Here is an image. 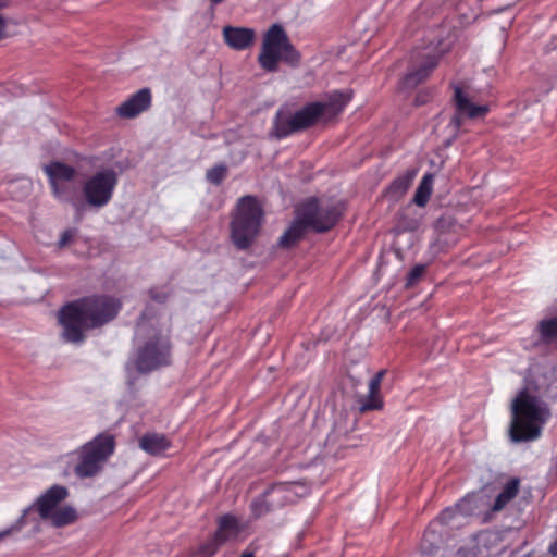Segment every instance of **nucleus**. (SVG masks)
<instances>
[{"instance_id":"obj_29","label":"nucleus","mask_w":557,"mask_h":557,"mask_svg":"<svg viewBox=\"0 0 557 557\" xmlns=\"http://www.w3.org/2000/svg\"><path fill=\"white\" fill-rule=\"evenodd\" d=\"M456 508H446L437 516L436 521H438L442 524H449L450 521L456 516Z\"/></svg>"},{"instance_id":"obj_5","label":"nucleus","mask_w":557,"mask_h":557,"mask_svg":"<svg viewBox=\"0 0 557 557\" xmlns=\"http://www.w3.org/2000/svg\"><path fill=\"white\" fill-rule=\"evenodd\" d=\"M301 59L298 50L290 42L285 29L280 24H273L265 32L258 55V63L265 72H276L280 61L296 66Z\"/></svg>"},{"instance_id":"obj_6","label":"nucleus","mask_w":557,"mask_h":557,"mask_svg":"<svg viewBox=\"0 0 557 557\" xmlns=\"http://www.w3.org/2000/svg\"><path fill=\"white\" fill-rule=\"evenodd\" d=\"M114 450V436L109 433L98 434L77 449L78 460L74 467V473L81 479L97 475Z\"/></svg>"},{"instance_id":"obj_38","label":"nucleus","mask_w":557,"mask_h":557,"mask_svg":"<svg viewBox=\"0 0 557 557\" xmlns=\"http://www.w3.org/2000/svg\"><path fill=\"white\" fill-rule=\"evenodd\" d=\"M225 0H210L211 4L212 5H216V4H220L222 2H224Z\"/></svg>"},{"instance_id":"obj_30","label":"nucleus","mask_w":557,"mask_h":557,"mask_svg":"<svg viewBox=\"0 0 557 557\" xmlns=\"http://www.w3.org/2000/svg\"><path fill=\"white\" fill-rule=\"evenodd\" d=\"M32 508L33 507H28V508L24 509L21 517L15 521V523L12 524L5 531H10V534L15 531H20L26 524V517H27L28 512L32 510Z\"/></svg>"},{"instance_id":"obj_23","label":"nucleus","mask_w":557,"mask_h":557,"mask_svg":"<svg viewBox=\"0 0 557 557\" xmlns=\"http://www.w3.org/2000/svg\"><path fill=\"white\" fill-rule=\"evenodd\" d=\"M76 509L72 506L58 507L48 518L54 528H63L74 523L77 520Z\"/></svg>"},{"instance_id":"obj_14","label":"nucleus","mask_w":557,"mask_h":557,"mask_svg":"<svg viewBox=\"0 0 557 557\" xmlns=\"http://www.w3.org/2000/svg\"><path fill=\"white\" fill-rule=\"evenodd\" d=\"M290 491L289 483H275L268 487L264 493L255 498L250 504V510L253 518L259 519L273 510V504L270 503L267 498L273 493L281 494L280 505L283 506L285 502L289 499L288 493Z\"/></svg>"},{"instance_id":"obj_12","label":"nucleus","mask_w":557,"mask_h":557,"mask_svg":"<svg viewBox=\"0 0 557 557\" xmlns=\"http://www.w3.org/2000/svg\"><path fill=\"white\" fill-rule=\"evenodd\" d=\"M151 103V90L148 87H144L122 102L116 108V114L122 119H135L139 114L148 111Z\"/></svg>"},{"instance_id":"obj_32","label":"nucleus","mask_w":557,"mask_h":557,"mask_svg":"<svg viewBox=\"0 0 557 557\" xmlns=\"http://www.w3.org/2000/svg\"><path fill=\"white\" fill-rule=\"evenodd\" d=\"M75 234H76V231L71 230V228L64 231L58 242V247L63 248V247L67 246L73 240Z\"/></svg>"},{"instance_id":"obj_39","label":"nucleus","mask_w":557,"mask_h":557,"mask_svg":"<svg viewBox=\"0 0 557 557\" xmlns=\"http://www.w3.org/2000/svg\"><path fill=\"white\" fill-rule=\"evenodd\" d=\"M137 326H138V332H140V331H141V329H143V324H141V323H138V325H137Z\"/></svg>"},{"instance_id":"obj_24","label":"nucleus","mask_w":557,"mask_h":557,"mask_svg":"<svg viewBox=\"0 0 557 557\" xmlns=\"http://www.w3.org/2000/svg\"><path fill=\"white\" fill-rule=\"evenodd\" d=\"M433 181L434 175L432 173L423 175L413 196V202L418 207H424L429 202L433 191Z\"/></svg>"},{"instance_id":"obj_25","label":"nucleus","mask_w":557,"mask_h":557,"mask_svg":"<svg viewBox=\"0 0 557 557\" xmlns=\"http://www.w3.org/2000/svg\"><path fill=\"white\" fill-rule=\"evenodd\" d=\"M413 177L414 173H406L401 176H398L391 183L388 187V194L394 197H400L405 195L412 184Z\"/></svg>"},{"instance_id":"obj_36","label":"nucleus","mask_w":557,"mask_h":557,"mask_svg":"<svg viewBox=\"0 0 557 557\" xmlns=\"http://www.w3.org/2000/svg\"><path fill=\"white\" fill-rule=\"evenodd\" d=\"M8 535H10V531H1L0 532V541H2L4 537H7Z\"/></svg>"},{"instance_id":"obj_15","label":"nucleus","mask_w":557,"mask_h":557,"mask_svg":"<svg viewBox=\"0 0 557 557\" xmlns=\"http://www.w3.org/2000/svg\"><path fill=\"white\" fill-rule=\"evenodd\" d=\"M222 35L224 42L236 51L250 48L256 40L255 29L242 26H224Z\"/></svg>"},{"instance_id":"obj_27","label":"nucleus","mask_w":557,"mask_h":557,"mask_svg":"<svg viewBox=\"0 0 557 557\" xmlns=\"http://www.w3.org/2000/svg\"><path fill=\"white\" fill-rule=\"evenodd\" d=\"M227 175V166L223 163L215 164L206 173V178L211 184L219 186Z\"/></svg>"},{"instance_id":"obj_19","label":"nucleus","mask_w":557,"mask_h":557,"mask_svg":"<svg viewBox=\"0 0 557 557\" xmlns=\"http://www.w3.org/2000/svg\"><path fill=\"white\" fill-rule=\"evenodd\" d=\"M308 230L309 227L304 222V219H301L298 209H296V218L280 237L278 246L284 249L296 246L305 237Z\"/></svg>"},{"instance_id":"obj_31","label":"nucleus","mask_w":557,"mask_h":557,"mask_svg":"<svg viewBox=\"0 0 557 557\" xmlns=\"http://www.w3.org/2000/svg\"><path fill=\"white\" fill-rule=\"evenodd\" d=\"M12 3V0H0V11L7 9ZM7 29V20L0 13V40L4 38Z\"/></svg>"},{"instance_id":"obj_40","label":"nucleus","mask_w":557,"mask_h":557,"mask_svg":"<svg viewBox=\"0 0 557 557\" xmlns=\"http://www.w3.org/2000/svg\"><path fill=\"white\" fill-rule=\"evenodd\" d=\"M506 8L497 10L498 13L503 12Z\"/></svg>"},{"instance_id":"obj_35","label":"nucleus","mask_w":557,"mask_h":557,"mask_svg":"<svg viewBox=\"0 0 557 557\" xmlns=\"http://www.w3.org/2000/svg\"><path fill=\"white\" fill-rule=\"evenodd\" d=\"M417 103L418 104H422L425 102V100L423 99L422 97V94L420 92L418 96H417V99H416Z\"/></svg>"},{"instance_id":"obj_20","label":"nucleus","mask_w":557,"mask_h":557,"mask_svg":"<svg viewBox=\"0 0 557 557\" xmlns=\"http://www.w3.org/2000/svg\"><path fill=\"white\" fill-rule=\"evenodd\" d=\"M139 447L149 455L160 456L171 447V441L159 433H146L139 440Z\"/></svg>"},{"instance_id":"obj_4","label":"nucleus","mask_w":557,"mask_h":557,"mask_svg":"<svg viewBox=\"0 0 557 557\" xmlns=\"http://www.w3.org/2000/svg\"><path fill=\"white\" fill-rule=\"evenodd\" d=\"M263 209L255 196H244L237 201L231 221V239L239 250L248 249L257 238L263 222Z\"/></svg>"},{"instance_id":"obj_26","label":"nucleus","mask_w":557,"mask_h":557,"mask_svg":"<svg viewBox=\"0 0 557 557\" xmlns=\"http://www.w3.org/2000/svg\"><path fill=\"white\" fill-rule=\"evenodd\" d=\"M221 546L223 545L219 543V541L213 534H211L205 542L198 545V547L194 552V556L213 557Z\"/></svg>"},{"instance_id":"obj_18","label":"nucleus","mask_w":557,"mask_h":557,"mask_svg":"<svg viewBox=\"0 0 557 557\" xmlns=\"http://www.w3.org/2000/svg\"><path fill=\"white\" fill-rule=\"evenodd\" d=\"M240 530L238 519L231 513H225L218 518L216 530L213 535L219 543L224 545L228 541L236 540Z\"/></svg>"},{"instance_id":"obj_11","label":"nucleus","mask_w":557,"mask_h":557,"mask_svg":"<svg viewBox=\"0 0 557 557\" xmlns=\"http://www.w3.org/2000/svg\"><path fill=\"white\" fill-rule=\"evenodd\" d=\"M453 88V101L455 104L456 112L450 120V124L454 125L456 128L461 127L462 117L465 116L469 119H478L483 117L488 113V107L472 103L459 84H454Z\"/></svg>"},{"instance_id":"obj_33","label":"nucleus","mask_w":557,"mask_h":557,"mask_svg":"<svg viewBox=\"0 0 557 557\" xmlns=\"http://www.w3.org/2000/svg\"><path fill=\"white\" fill-rule=\"evenodd\" d=\"M149 294L150 297L158 302H163L168 298V293L159 292L158 288H151Z\"/></svg>"},{"instance_id":"obj_10","label":"nucleus","mask_w":557,"mask_h":557,"mask_svg":"<svg viewBox=\"0 0 557 557\" xmlns=\"http://www.w3.org/2000/svg\"><path fill=\"white\" fill-rule=\"evenodd\" d=\"M443 51L428 52L419 54L411 63L408 72L400 81L401 90H413L420 84L425 82L433 71L437 67Z\"/></svg>"},{"instance_id":"obj_7","label":"nucleus","mask_w":557,"mask_h":557,"mask_svg":"<svg viewBox=\"0 0 557 557\" xmlns=\"http://www.w3.org/2000/svg\"><path fill=\"white\" fill-rule=\"evenodd\" d=\"M172 343L170 336L151 329L145 343L137 349L135 367L139 373H149L171 364Z\"/></svg>"},{"instance_id":"obj_1","label":"nucleus","mask_w":557,"mask_h":557,"mask_svg":"<svg viewBox=\"0 0 557 557\" xmlns=\"http://www.w3.org/2000/svg\"><path fill=\"white\" fill-rule=\"evenodd\" d=\"M120 309V302L108 295H89L65 304L59 311L65 339L84 342L86 331L102 327L119 314Z\"/></svg>"},{"instance_id":"obj_8","label":"nucleus","mask_w":557,"mask_h":557,"mask_svg":"<svg viewBox=\"0 0 557 557\" xmlns=\"http://www.w3.org/2000/svg\"><path fill=\"white\" fill-rule=\"evenodd\" d=\"M117 185V174L112 169H104L91 175L83 185L85 201L94 208L107 206Z\"/></svg>"},{"instance_id":"obj_17","label":"nucleus","mask_w":557,"mask_h":557,"mask_svg":"<svg viewBox=\"0 0 557 557\" xmlns=\"http://www.w3.org/2000/svg\"><path fill=\"white\" fill-rule=\"evenodd\" d=\"M386 374V370H380L369 382L368 395L360 399V412L381 410L384 401L381 396V384Z\"/></svg>"},{"instance_id":"obj_2","label":"nucleus","mask_w":557,"mask_h":557,"mask_svg":"<svg viewBox=\"0 0 557 557\" xmlns=\"http://www.w3.org/2000/svg\"><path fill=\"white\" fill-rule=\"evenodd\" d=\"M351 98V90H333L325 101L308 102L290 114L278 111L273 121V134L283 139L313 127L321 120L331 121L344 111Z\"/></svg>"},{"instance_id":"obj_13","label":"nucleus","mask_w":557,"mask_h":557,"mask_svg":"<svg viewBox=\"0 0 557 557\" xmlns=\"http://www.w3.org/2000/svg\"><path fill=\"white\" fill-rule=\"evenodd\" d=\"M67 488L65 486L55 484L37 498L33 505V508L36 509L42 520H48L52 512L64 499L67 498Z\"/></svg>"},{"instance_id":"obj_28","label":"nucleus","mask_w":557,"mask_h":557,"mask_svg":"<svg viewBox=\"0 0 557 557\" xmlns=\"http://www.w3.org/2000/svg\"><path fill=\"white\" fill-rule=\"evenodd\" d=\"M426 271L425 264H416L407 274L406 287L414 286Z\"/></svg>"},{"instance_id":"obj_37","label":"nucleus","mask_w":557,"mask_h":557,"mask_svg":"<svg viewBox=\"0 0 557 557\" xmlns=\"http://www.w3.org/2000/svg\"><path fill=\"white\" fill-rule=\"evenodd\" d=\"M240 557H255L253 553L251 552H244Z\"/></svg>"},{"instance_id":"obj_16","label":"nucleus","mask_w":557,"mask_h":557,"mask_svg":"<svg viewBox=\"0 0 557 557\" xmlns=\"http://www.w3.org/2000/svg\"><path fill=\"white\" fill-rule=\"evenodd\" d=\"M44 171L49 178L51 190L54 196L60 197L62 190L59 186L61 182H71L76 177L77 171L74 166L61 161H52L45 165Z\"/></svg>"},{"instance_id":"obj_21","label":"nucleus","mask_w":557,"mask_h":557,"mask_svg":"<svg viewBox=\"0 0 557 557\" xmlns=\"http://www.w3.org/2000/svg\"><path fill=\"white\" fill-rule=\"evenodd\" d=\"M520 491V479L511 478L506 484L503 486L502 492L495 498L493 506L491 507L492 511L498 512L503 510L513 498L517 497Z\"/></svg>"},{"instance_id":"obj_3","label":"nucleus","mask_w":557,"mask_h":557,"mask_svg":"<svg viewBox=\"0 0 557 557\" xmlns=\"http://www.w3.org/2000/svg\"><path fill=\"white\" fill-rule=\"evenodd\" d=\"M509 437L513 443L534 442L552 417L549 406L527 388L518 392L510 406Z\"/></svg>"},{"instance_id":"obj_9","label":"nucleus","mask_w":557,"mask_h":557,"mask_svg":"<svg viewBox=\"0 0 557 557\" xmlns=\"http://www.w3.org/2000/svg\"><path fill=\"white\" fill-rule=\"evenodd\" d=\"M297 209L307 226L317 233L330 231L341 218L336 206L322 207L317 198L308 199Z\"/></svg>"},{"instance_id":"obj_22","label":"nucleus","mask_w":557,"mask_h":557,"mask_svg":"<svg viewBox=\"0 0 557 557\" xmlns=\"http://www.w3.org/2000/svg\"><path fill=\"white\" fill-rule=\"evenodd\" d=\"M536 332L540 341L545 345L557 342V317L540 320L536 325Z\"/></svg>"},{"instance_id":"obj_34","label":"nucleus","mask_w":557,"mask_h":557,"mask_svg":"<svg viewBox=\"0 0 557 557\" xmlns=\"http://www.w3.org/2000/svg\"><path fill=\"white\" fill-rule=\"evenodd\" d=\"M548 553L550 556L557 557V537L554 540V542L550 543Z\"/></svg>"}]
</instances>
